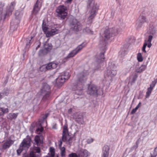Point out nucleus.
<instances>
[{
	"instance_id": "obj_1",
	"label": "nucleus",
	"mask_w": 157,
	"mask_h": 157,
	"mask_svg": "<svg viewBox=\"0 0 157 157\" xmlns=\"http://www.w3.org/2000/svg\"><path fill=\"white\" fill-rule=\"evenodd\" d=\"M89 74L87 71H84L79 74L78 75V79L73 87V89L75 91V94L81 95L82 94L83 83L87 79V76Z\"/></svg>"
},
{
	"instance_id": "obj_2",
	"label": "nucleus",
	"mask_w": 157,
	"mask_h": 157,
	"mask_svg": "<svg viewBox=\"0 0 157 157\" xmlns=\"http://www.w3.org/2000/svg\"><path fill=\"white\" fill-rule=\"evenodd\" d=\"M87 4L88 6L90 8L88 12L87 21L89 23H91L96 15L99 9V6L95 0H88Z\"/></svg>"
},
{
	"instance_id": "obj_3",
	"label": "nucleus",
	"mask_w": 157,
	"mask_h": 157,
	"mask_svg": "<svg viewBox=\"0 0 157 157\" xmlns=\"http://www.w3.org/2000/svg\"><path fill=\"white\" fill-rule=\"evenodd\" d=\"M70 77V75L69 72H65L59 76L53 82L55 86L60 87L62 86L66 80H67Z\"/></svg>"
},
{
	"instance_id": "obj_4",
	"label": "nucleus",
	"mask_w": 157,
	"mask_h": 157,
	"mask_svg": "<svg viewBox=\"0 0 157 157\" xmlns=\"http://www.w3.org/2000/svg\"><path fill=\"white\" fill-rule=\"evenodd\" d=\"M120 31L117 30L115 28H110L106 29L104 34L103 38L104 40L101 41V43L103 45H105L106 41L111 37L113 35H116L119 33Z\"/></svg>"
},
{
	"instance_id": "obj_5",
	"label": "nucleus",
	"mask_w": 157,
	"mask_h": 157,
	"mask_svg": "<svg viewBox=\"0 0 157 157\" xmlns=\"http://www.w3.org/2000/svg\"><path fill=\"white\" fill-rule=\"evenodd\" d=\"M31 141L30 137L29 136L23 140L19 146V149L17 150L18 155H19L23 150H27L30 147Z\"/></svg>"
},
{
	"instance_id": "obj_6",
	"label": "nucleus",
	"mask_w": 157,
	"mask_h": 157,
	"mask_svg": "<svg viewBox=\"0 0 157 157\" xmlns=\"http://www.w3.org/2000/svg\"><path fill=\"white\" fill-rule=\"evenodd\" d=\"M73 137L69 135L68 133L67 126L64 125L63 127V131L62 136V140L63 142H66L67 143L71 145Z\"/></svg>"
},
{
	"instance_id": "obj_7",
	"label": "nucleus",
	"mask_w": 157,
	"mask_h": 157,
	"mask_svg": "<svg viewBox=\"0 0 157 157\" xmlns=\"http://www.w3.org/2000/svg\"><path fill=\"white\" fill-rule=\"evenodd\" d=\"M98 90L99 88L96 85L90 84L86 92L90 95L97 96L98 95Z\"/></svg>"
},
{
	"instance_id": "obj_8",
	"label": "nucleus",
	"mask_w": 157,
	"mask_h": 157,
	"mask_svg": "<svg viewBox=\"0 0 157 157\" xmlns=\"http://www.w3.org/2000/svg\"><path fill=\"white\" fill-rule=\"evenodd\" d=\"M67 8L63 6H60L56 9V12L59 14V16L62 19H64L67 15L66 12Z\"/></svg>"
},
{
	"instance_id": "obj_9",
	"label": "nucleus",
	"mask_w": 157,
	"mask_h": 157,
	"mask_svg": "<svg viewBox=\"0 0 157 157\" xmlns=\"http://www.w3.org/2000/svg\"><path fill=\"white\" fill-rule=\"evenodd\" d=\"M49 86L47 83H44L42 89L41 90V92L43 95V99L45 100L48 98L49 97Z\"/></svg>"
},
{
	"instance_id": "obj_10",
	"label": "nucleus",
	"mask_w": 157,
	"mask_h": 157,
	"mask_svg": "<svg viewBox=\"0 0 157 157\" xmlns=\"http://www.w3.org/2000/svg\"><path fill=\"white\" fill-rule=\"evenodd\" d=\"M104 59V54L101 53L100 55L97 56L96 57L95 65L98 67L97 69L98 70L101 66H103V62Z\"/></svg>"
},
{
	"instance_id": "obj_11",
	"label": "nucleus",
	"mask_w": 157,
	"mask_h": 157,
	"mask_svg": "<svg viewBox=\"0 0 157 157\" xmlns=\"http://www.w3.org/2000/svg\"><path fill=\"white\" fill-rule=\"evenodd\" d=\"M147 22V20L146 17L143 15H140L138 18L136 25L138 29L141 28L145 23Z\"/></svg>"
},
{
	"instance_id": "obj_12",
	"label": "nucleus",
	"mask_w": 157,
	"mask_h": 157,
	"mask_svg": "<svg viewBox=\"0 0 157 157\" xmlns=\"http://www.w3.org/2000/svg\"><path fill=\"white\" fill-rule=\"evenodd\" d=\"M71 29L75 31H78L81 28V25L78 21L74 19L70 24Z\"/></svg>"
},
{
	"instance_id": "obj_13",
	"label": "nucleus",
	"mask_w": 157,
	"mask_h": 157,
	"mask_svg": "<svg viewBox=\"0 0 157 157\" xmlns=\"http://www.w3.org/2000/svg\"><path fill=\"white\" fill-rule=\"evenodd\" d=\"M117 74L116 67L113 64L108 69L106 75L108 76L113 77L115 76Z\"/></svg>"
},
{
	"instance_id": "obj_14",
	"label": "nucleus",
	"mask_w": 157,
	"mask_h": 157,
	"mask_svg": "<svg viewBox=\"0 0 157 157\" xmlns=\"http://www.w3.org/2000/svg\"><path fill=\"white\" fill-rule=\"evenodd\" d=\"M153 38V36L151 35H149L148 36V39L147 40H145L142 48V51L146 53V52L145 50V48L147 46L148 48H150L152 46L151 41Z\"/></svg>"
},
{
	"instance_id": "obj_15",
	"label": "nucleus",
	"mask_w": 157,
	"mask_h": 157,
	"mask_svg": "<svg viewBox=\"0 0 157 157\" xmlns=\"http://www.w3.org/2000/svg\"><path fill=\"white\" fill-rule=\"evenodd\" d=\"M156 83V82L155 81H154L152 82V83L150 85L149 87L147 89V91L146 93V98H148L151 94L153 87L155 86Z\"/></svg>"
},
{
	"instance_id": "obj_16",
	"label": "nucleus",
	"mask_w": 157,
	"mask_h": 157,
	"mask_svg": "<svg viewBox=\"0 0 157 157\" xmlns=\"http://www.w3.org/2000/svg\"><path fill=\"white\" fill-rule=\"evenodd\" d=\"M90 155V153L86 150L80 149L79 152L78 157H88Z\"/></svg>"
},
{
	"instance_id": "obj_17",
	"label": "nucleus",
	"mask_w": 157,
	"mask_h": 157,
	"mask_svg": "<svg viewBox=\"0 0 157 157\" xmlns=\"http://www.w3.org/2000/svg\"><path fill=\"white\" fill-rule=\"evenodd\" d=\"M42 29L47 37H49V31L48 25H46V22L43 21L42 24Z\"/></svg>"
},
{
	"instance_id": "obj_18",
	"label": "nucleus",
	"mask_w": 157,
	"mask_h": 157,
	"mask_svg": "<svg viewBox=\"0 0 157 157\" xmlns=\"http://www.w3.org/2000/svg\"><path fill=\"white\" fill-rule=\"evenodd\" d=\"M56 25H55L54 26L51 28L50 30V36H52L58 34L59 32V28L56 27Z\"/></svg>"
},
{
	"instance_id": "obj_19",
	"label": "nucleus",
	"mask_w": 157,
	"mask_h": 157,
	"mask_svg": "<svg viewBox=\"0 0 157 157\" xmlns=\"http://www.w3.org/2000/svg\"><path fill=\"white\" fill-rule=\"evenodd\" d=\"M43 137L41 136H36L34 139V140L37 146H40L43 142Z\"/></svg>"
},
{
	"instance_id": "obj_20",
	"label": "nucleus",
	"mask_w": 157,
	"mask_h": 157,
	"mask_svg": "<svg viewBox=\"0 0 157 157\" xmlns=\"http://www.w3.org/2000/svg\"><path fill=\"white\" fill-rule=\"evenodd\" d=\"M16 5V2H13L11 3L7 7V10L9 12V14H11V12L13 10L14 7Z\"/></svg>"
},
{
	"instance_id": "obj_21",
	"label": "nucleus",
	"mask_w": 157,
	"mask_h": 157,
	"mask_svg": "<svg viewBox=\"0 0 157 157\" xmlns=\"http://www.w3.org/2000/svg\"><path fill=\"white\" fill-rule=\"evenodd\" d=\"M14 141L11 140H9L7 141L3 144L2 147L4 149H6L9 148L10 146L13 144L14 143Z\"/></svg>"
},
{
	"instance_id": "obj_22",
	"label": "nucleus",
	"mask_w": 157,
	"mask_h": 157,
	"mask_svg": "<svg viewBox=\"0 0 157 157\" xmlns=\"http://www.w3.org/2000/svg\"><path fill=\"white\" fill-rule=\"evenodd\" d=\"M41 7V4L38 3H36L35 5L33 10V13L34 14H36L40 10Z\"/></svg>"
},
{
	"instance_id": "obj_23",
	"label": "nucleus",
	"mask_w": 157,
	"mask_h": 157,
	"mask_svg": "<svg viewBox=\"0 0 157 157\" xmlns=\"http://www.w3.org/2000/svg\"><path fill=\"white\" fill-rule=\"evenodd\" d=\"M146 65H142L140 67H136L135 71L137 73H141L144 71L146 69Z\"/></svg>"
},
{
	"instance_id": "obj_24",
	"label": "nucleus",
	"mask_w": 157,
	"mask_h": 157,
	"mask_svg": "<svg viewBox=\"0 0 157 157\" xmlns=\"http://www.w3.org/2000/svg\"><path fill=\"white\" fill-rule=\"evenodd\" d=\"M4 6V4L0 2V18L1 19H4L6 17V15L3 13V7Z\"/></svg>"
},
{
	"instance_id": "obj_25",
	"label": "nucleus",
	"mask_w": 157,
	"mask_h": 157,
	"mask_svg": "<svg viewBox=\"0 0 157 157\" xmlns=\"http://www.w3.org/2000/svg\"><path fill=\"white\" fill-rule=\"evenodd\" d=\"M44 46L45 48V49L43 50H40L39 52V54L40 56L45 54L44 53L43 54L44 52L45 51H47L49 47V44L47 42L44 44Z\"/></svg>"
},
{
	"instance_id": "obj_26",
	"label": "nucleus",
	"mask_w": 157,
	"mask_h": 157,
	"mask_svg": "<svg viewBox=\"0 0 157 157\" xmlns=\"http://www.w3.org/2000/svg\"><path fill=\"white\" fill-rule=\"evenodd\" d=\"M157 31V28L155 26L151 25L149 28V32L151 34H155L156 33Z\"/></svg>"
},
{
	"instance_id": "obj_27",
	"label": "nucleus",
	"mask_w": 157,
	"mask_h": 157,
	"mask_svg": "<svg viewBox=\"0 0 157 157\" xmlns=\"http://www.w3.org/2000/svg\"><path fill=\"white\" fill-rule=\"evenodd\" d=\"M49 69V65L48 64L44 65L41 66L40 68V71L42 72H45Z\"/></svg>"
},
{
	"instance_id": "obj_28",
	"label": "nucleus",
	"mask_w": 157,
	"mask_h": 157,
	"mask_svg": "<svg viewBox=\"0 0 157 157\" xmlns=\"http://www.w3.org/2000/svg\"><path fill=\"white\" fill-rule=\"evenodd\" d=\"M18 115V113H10L8 115L7 118L11 120L15 119L17 118Z\"/></svg>"
},
{
	"instance_id": "obj_29",
	"label": "nucleus",
	"mask_w": 157,
	"mask_h": 157,
	"mask_svg": "<svg viewBox=\"0 0 157 157\" xmlns=\"http://www.w3.org/2000/svg\"><path fill=\"white\" fill-rule=\"evenodd\" d=\"M58 65V63L56 62H52L50 63V73L52 72L51 69H55Z\"/></svg>"
},
{
	"instance_id": "obj_30",
	"label": "nucleus",
	"mask_w": 157,
	"mask_h": 157,
	"mask_svg": "<svg viewBox=\"0 0 157 157\" xmlns=\"http://www.w3.org/2000/svg\"><path fill=\"white\" fill-rule=\"evenodd\" d=\"M9 111V110L7 108H3V107H0V116L3 115L5 113H7Z\"/></svg>"
},
{
	"instance_id": "obj_31",
	"label": "nucleus",
	"mask_w": 157,
	"mask_h": 157,
	"mask_svg": "<svg viewBox=\"0 0 157 157\" xmlns=\"http://www.w3.org/2000/svg\"><path fill=\"white\" fill-rule=\"evenodd\" d=\"M77 52L75 50L71 51L66 57V58L68 59L74 56L77 54Z\"/></svg>"
},
{
	"instance_id": "obj_32",
	"label": "nucleus",
	"mask_w": 157,
	"mask_h": 157,
	"mask_svg": "<svg viewBox=\"0 0 157 157\" xmlns=\"http://www.w3.org/2000/svg\"><path fill=\"white\" fill-rule=\"evenodd\" d=\"M109 147L107 145H105L103 148L102 153H109Z\"/></svg>"
},
{
	"instance_id": "obj_33",
	"label": "nucleus",
	"mask_w": 157,
	"mask_h": 157,
	"mask_svg": "<svg viewBox=\"0 0 157 157\" xmlns=\"http://www.w3.org/2000/svg\"><path fill=\"white\" fill-rule=\"evenodd\" d=\"M83 32L85 34H93V31H91L88 27H86L83 29Z\"/></svg>"
},
{
	"instance_id": "obj_34",
	"label": "nucleus",
	"mask_w": 157,
	"mask_h": 157,
	"mask_svg": "<svg viewBox=\"0 0 157 157\" xmlns=\"http://www.w3.org/2000/svg\"><path fill=\"white\" fill-rule=\"evenodd\" d=\"M60 149L61 151L60 155L61 157H65V148L63 147L60 148Z\"/></svg>"
},
{
	"instance_id": "obj_35",
	"label": "nucleus",
	"mask_w": 157,
	"mask_h": 157,
	"mask_svg": "<svg viewBox=\"0 0 157 157\" xmlns=\"http://www.w3.org/2000/svg\"><path fill=\"white\" fill-rule=\"evenodd\" d=\"M50 152L51 153L50 157H54L55 154V149L53 147H50Z\"/></svg>"
},
{
	"instance_id": "obj_36",
	"label": "nucleus",
	"mask_w": 157,
	"mask_h": 157,
	"mask_svg": "<svg viewBox=\"0 0 157 157\" xmlns=\"http://www.w3.org/2000/svg\"><path fill=\"white\" fill-rule=\"evenodd\" d=\"M84 47V45L83 44H81L78 45L77 48L75 49V51L78 53Z\"/></svg>"
},
{
	"instance_id": "obj_37",
	"label": "nucleus",
	"mask_w": 157,
	"mask_h": 157,
	"mask_svg": "<svg viewBox=\"0 0 157 157\" xmlns=\"http://www.w3.org/2000/svg\"><path fill=\"white\" fill-rule=\"evenodd\" d=\"M137 59L139 62H142L143 60L142 56L140 53H139L137 56Z\"/></svg>"
},
{
	"instance_id": "obj_38",
	"label": "nucleus",
	"mask_w": 157,
	"mask_h": 157,
	"mask_svg": "<svg viewBox=\"0 0 157 157\" xmlns=\"http://www.w3.org/2000/svg\"><path fill=\"white\" fill-rule=\"evenodd\" d=\"M137 77V75L136 73H135L134 75H133L130 77V78L132 80V82H134L136 80Z\"/></svg>"
},
{
	"instance_id": "obj_39",
	"label": "nucleus",
	"mask_w": 157,
	"mask_h": 157,
	"mask_svg": "<svg viewBox=\"0 0 157 157\" xmlns=\"http://www.w3.org/2000/svg\"><path fill=\"white\" fill-rule=\"evenodd\" d=\"M9 94V90L7 89H4L3 92H2V96H6Z\"/></svg>"
},
{
	"instance_id": "obj_40",
	"label": "nucleus",
	"mask_w": 157,
	"mask_h": 157,
	"mask_svg": "<svg viewBox=\"0 0 157 157\" xmlns=\"http://www.w3.org/2000/svg\"><path fill=\"white\" fill-rule=\"evenodd\" d=\"M69 157H78V155L75 153H72L68 155Z\"/></svg>"
},
{
	"instance_id": "obj_41",
	"label": "nucleus",
	"mask_w": 157,
	"mask_h": 157,
	"mask_svg": "<svg viewBox=\"0 0 157 157\" xmlns=\"http://www.w3.org/2000/svg\"><path fill=\"white\" fill-rule=\"evenodd\" d=\"M41 125L43 127H44L46 126L47 125V122L46 121L44 120L43 121V123H40Z\"/></svg>"
},
{
	"instance_id": "obj_42",
	"label": "nucleus",
	"mask_w": 157,
	"mask_h": 157,
	"mask_svg": "<svg viewBox=\"0 0 157 157\" xmlns=\"http://www.w3.org/2000/svg\"><path fill=\"white\" fill-rule=\"evenodd\" d=\"M94 141V140L92 138L88 139L87 140V142L88 144H90L92 143Z\"/></svg>"
},
{
	"instance_id": "obj_43",
	"label": "nucleus",
	"mask_w": 157,
	"mask_h": 157,
	"mask_svg": "<svg viewBox=\"0 0 157 157\" xmlns=\"http://www.w3.org/2000/svg\"><path fill=\"white\" fill-rule=\"evenodd\" d=\"M34 150L36 151V152L37 153H39L40 151V148L38 147H35Z\"/></svg>"
},
{
	"instance_id": "obj_44",
	"label": "nucleus",
	"mask_w": 157,
	"mask_h": 157,
	"mask_svg": "<svg viewBox=\"0 0 157 157\" xmlns=\"http://www.w3.org/2000/svg\"><path fill=\"white\" fill-rule=\"evenodd\" d=\"M43 130V127H41L40 128H37L36 130V132H37V133H39V131H40V132H42Z\"/></svg>"
},
{
	"instance_id": "obj_45",
	"label": "nucleus",
	"mask_w": 157,
	"mask_h": 157,
	"mask_svg": "<svg viewBox=\"0 0 157 157\" xmlns=\"http://www.w3.org/2000/svg\"><path fill=\"white\" fill-rule=\"evenodd\" d=\"M58 144L59 147H60V148H62L61 147V146L62 144V140H60L59 141Z\"/></svg>"
},
{
	"instance_id": "obj_46",
	"label": "nucleus",
	"mask_w": 157,
	"mask_h": 157,
	"mask_svg": "<svg viewBox=\"0 0 157 157\" xmlns=\"http://www.w3.org/2000/svg\"><path fill=\"white\" fill-rule=\"evenodd\" d=\"M109 154L102 153L101 157H108Z\"/></svg>"
},
{
	"instance_id": "obj_47",
	"label": "nucleus",
	"mask_w": 157,
	"mask_h": 157,
	"mask_svg": "<svg viewBox=\"0 0 157 157\" xmlns=\"http://www.w3.org/2000/svg\"><path fill=\"white\" fill-rule=\"evenodd\" d=\"M157 155V153H151V156L150 157H156Z\"/></svg>"
},
{
	"instance_id": "obj_48",
	"label": "nucleus",
	"mask_w": 157,
	"mask_h": 157,
	"mask_svg": "<svg viewBox=\"0 0 157 157\" xmlns=\"http://www.w3.org/2000/svg\"><path fill=\"white\" fill-rule=\"evenodd\" d=\"M30 157H35V155L34 154L33 152H31L30 153Z\"/></svg>"
},
{
	"instance_id": "obj_49",
	"label": "nucleus",
	"mask_w": 157,
	"mask_h": 157,
	"mask_svg": "<svg viewBox=\"0 0 157 157\" xmlns=\"http://www.w3.org/2000/svg\"><path fill=\"white\" fill-rule=\"evenodd\" d=\"M136 110L135 109H133L131 112V113L132 114H133L134 113L136 112Z\"/></svg>"
},
{
	"instance_id": "obj_50",
	"label": "nucleus",
	"mask_w": 157,
	"mask_h": 157,
	"mask_svg": "<svg viewBox=\"0 0 157 157\" xmlns=\"http://www.w3.org/2000/svg\"><path fill=\"white\" fill-rule=\"evenodd\" d=\"M34 127L33 126V125H31V126L30 127V130L33 131V130L34 129Z\"/></svg>"
},
{
	"instance_id": "obj_51",
	"label": "nucleus",
	"mask_w": 157,
	"mask_h": 157,
	"mask_svg": "<svg viewBox=\"0 0 157 157\" xmlns=\"http://www.w3.org/2000/svg\"><path fill=\"white\" fill-rule=\"evenodd\" d=\"M72 111V109L70 108L68 110V113L70 114Z\"/></svg>"
},
{
	"instance_id": "obj_52",
	"label": "nucleus",
	"mask_w": 157,
	"mask_h": 157,
	"mask_svg": "<svg viewBox=\"0 0 157 157\" xmlns=\"http://www.w3.org/2000/svg\"><path fill=\"white\" fill-rule=\"evenodd\" d=\"M138 147V144L137 143H136V145L134 146L133 147V149H136Z\"/></svg>"
},
{
	"instance_id": "obj_53",
	"label": "nucleus",
	"mask_w": 157,
	"mask_h": 157,
	"mask_svg": "<svg viewBox=\"0 0 157 157\" xmlns=\"http://www.w3.org/2000/svg\"><path fill=\"white\" fill-rule=\"evenodd\" d=\"M42 0H37L36 3H38L41 4V2Z\"/></svg>"
},
{
	"instance_id": "obj_54",
	"label": "nucleus",
	"mask_w": 157,
	"mask_h": 157,
	"mask_svg": "<svg viewBox=\"0 0 157 157\" xmlns=\"http://www.w3.org/2000/svg\"><path fill=\"white\" fill-rule=\"evenodd\" d=\"M156 153L157 155V147L155 148L154 150V151L152 153Z\"/></svg>"
},
{
	"instance_id": "obj_55",
	"label": "nucleus",
	"mask_w": 157,
	"mask_h": 157,
	"mask_svg": "<svg viewBox=\"0 0 157 157\" xmlns=\"http://www.w3.org/2000/svg\"><path fill=\"white\" fill-rule=\"evenodd\" d=\"M57 128H56V124H55L54 126L52 127V128L54 129H56Z\"/></svg>"
},
{
	"instance_id": "obj_56",
	"label": "nucleus",
	"mask_w": 157,
	"mask_h": 157,
	"mask_svg": "<svg viewBox=\"0 0 157 157\" xmlns=\"http://www.w3.org/2000/svg\"><path fill=\"white\" fill-rule=\"evenodd\" d=\"M129 157H137V156H136V154H134L132 155Z\"/></svg>"
},
{
	"instance_id": "obj_57",
	"label": "nucleus",
	"mask_w": 157,
	"mask_h": 157,
	"mask_svg": "<svg viewBox=\"0 0 157 157\" xmlns=\"http://www.w3.org/2000/svg\"><path fill=\"white\" fill-rule=\"evenodd\" d=\"M141 103V102H139V103L136 106L138 107L139 108L140 107V106Z\"/></svg>"
},
{
	"instance_id": "obj_58",
	"label": "nucleus",
	"mask_w": 157,
	"mask_h": 157,
	"mask_svg": "<svg viewBox=\"0 0 157 157\" xmlns=\"http://www.w3.org/2000/svg\"><path fill=\"white\" fill-rule=\"evenodd\" d=\"M52 73H51V76H50V78H49L50 80V79L51 80H52V77H51V76H52Z\"/></svg>"
},
{
	"instance_id": "obj_59",
	"label": "nucleus",
	"mask_w": 157,
	"mask_h": 157,
	"mask_svg": "<svg viewBox=\"0 0 157 157\" xmlns=\"http://www.w3.org/2000/svg\"><path fill=\"white\" fill-rule=\"evenodd\" d=\"M2 96H2V93H0V99L2 98Z\"/></svg>"
},
{
	"instance_id": "obj_60",
	"label": "nucleus",
	"mask_w": 157,
	"mask_h": 157,
	"mask_svg": "<svg viewBox=\"0 0 157 157\" xmlns=\"http://www.w3.org/2000/svg\"><path fill=\"white\" fill-rule=\"evenodd\" d=\"M138 108H139L138 107L136 106V107L135 109L137 111V110L138 109Z\"/></svg>"
},
{
	"instance_id": "obj_61",
	"label": "nucleus",
	"mask_w": 157,
	"mask_h": 157,
	"mask_svg": "<svg viewBox=\"0 0 157 157\" xmlns=\"http://www.w3.org/2000/svg\"><path fill=\"white\" fill-rule=\"evenodd\" d=\"M138 108H139L138 107L136 106V107L135 109L137 111V110L138 109Z\"/></svg>"
},
{
	"instance_id": "obj_62",
	"label": "nucleus",
	"mask_w": 157,
	"mask_h": 157,
	"mask_svg": "<svg viewBox=\"0 0 157 157\" xmlns=\"http://www.w3.org/2000/svg\"><path fill=\"white\" fill-rule=\"evenodd\" d=\"M67 1L69 2H71L72 0H67Z\"/></svg>"
},
{
	"instance_id": "obj_63",
	"label": "nucleus",
	"mask_w": 157,
	"mask_h": 157,
	"mask_svg": "<svg viewBox=\"0 0 157 157\" xmlns=\"http://www.w3.org/2000/svg\"><path fill=\"white\" fill-rule=\"evenodd\" d=\"M55 71H56V70H54V71H53V72H54V73H55Z\"/></svg>"
},
{
	"instance_id": "obj_64",
	"label": "nucleus",
	"mask_w": 157,
	"mask_h": 157,
	"mask_svg": "<svg viewBox=\"0 0 157 157\" xmlns=\"http://www.w3.org/2000/svg\"><path fill=\"white\" fill-rule=\"evenodd\" d=\"M56 157H59L58 155H57Z\"/></svg>"
}]
</instances>
